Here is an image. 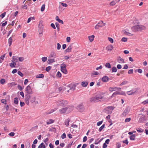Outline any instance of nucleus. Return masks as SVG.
Returning a JSON list of instances; mask_svg holds the SVG:
<instances>
[{
	"mask_svg": "<svg viewBox=\"0 0 148 148\" xmlns=\"http://www.w3.org/2000/svg\"><path fill=\"white\" fill-rule=\"evenodd\" d=\"M61 73L59 71H58L57 73L56 76L57 77H60L61 76Z\"/></svg>",
	"mask_w": 148,
	"mask_h": 148,
	"instance_id": "49",
	"label": "nucleus"
},
{
	"mask_svg": "<svg viewBox=\"0 0 148 148\" xmlns=\"http://www.w3.org/2000/svg\"><path fill=\"white\" fill-rule=\"evenodd\" d=\"M136 130L138 132L140 133L143 132L144 131L143 129L139 128H137L136 129Z\"/></svg>",
	"mask_w": 148,
	"mask_h": 148,
	"instance_id": "42",
	"label": "nucleus"
},
{
	"mask_svg": "<svg viewBox=\"0 0 148 148\" xmlns=\"http://www.w3.org/2000/svg\"><path fill=\"white\" fill-rule=\"evenodd\" d=\"M16 65V64L15 62H11L10 64V66L12 68L15 67Z\"/></svg>",
	"mask_w": 148,
	"mask_h": 148,
	"instance_id": "35",
	"label": "nucleus"
},
{
	"mask_svg": "<svg viewBox=\"0 0 148 148\" xmlns=\"http://www.w3.org/2000/svg\"><path fill=\"white\" fill-rule=\"evenodd\" d=\"M99 74V73L97 71H94L91 73V76L94 77V75H97Z\"/></svg>",
	"mask_w": 148,
	"mask_h": 148,
	"instance_id": "21",
	"label": "nucleus"
},
{
	"mask_svg": "<svg viewBox=\"0 0 148 148\" xmlns=\"http://www.w3.org/2000/svg\"><path fill=\"white\" fill-rule=\"evenodd\" d=\"M66 65L64 63L62 64L60 66L62 72L65 74H67L68 73L66 69Z\"/></svg>",
	"mask_w": 148,
	"mask_h": 148,
	"instance_id": "4",
	"label": "nucleus"
},
{
	"mask_svg": "<svg viewBox=\"0 0 148 148\" xmlns=\"http://www.w3.org/2000/svg\"><path fill=\"white\" fill-rule=\"evenodd\" d=\"M31 98V96L29 95H25V101L26 103L29 105V102L30 99Z\"/></svg>",
	"mask_w": 148,
	"mask_h": 148,
	"instance_id": "8",
	"label": "nucleus"
},
{
	"mask_svg": "<svg viewBox=\"0 0 148 148\" xmlns=\"http://www.w3.org/2000/svg\"><path fill=\"white\" fill-rule=\"evenodd\" d=\"M108 39L111 42V43H112L113 42L114 40L112 38H111L108 37Z\"/></svg>",
	"mask_w": 148,
	"mask_h": 148,
	"instance_id": "57",
	"label": "nucleus"
},
{
	"mask_svg": "<svg viewBox=\"0 0 148 148\" xmlns=\"http://www.w3.org/2000/svg\"><path fill=\"white\" fill-rule=\"evenodd\" d=\"M25 91L27 93V95H30L32 93V90L31 86L29 85H28L25 88Z\"/></svg>",
	"mask_w": 148,
	"mask_h": 148,
	"instance_id": "7",
	"label": "nucleus"
},
{
	"mask_svg": "<svg viewBox=\"0 0 148 148\" xmlns=\"http://www.w3.org/2000/svg\"><path fill=\"white\" fill-rule=\"evenodd\" d=\"M73 142V141L71 143H70L67 146V148H70L71 146L72 145V144Z\"/></svg>",
	"mask_w": 148,
	"mask_h": 148,
	"instance_id": "64",
	"label": "nucleus"
},
{
	"mask_svg": "<svg viewBox=\"0 0 148 148\" xmlns=\"http://www.w3.org/2000/svg\"><path fill=\"white\" fill-rule=\"evenodd\" d=\"M12 39L11 37H10L8 39V44L9 46H10L12 44Z\"/></svg>",
	"mask_w": 148,
	"mask_h": 148,
	"instance_id": "33",
	"label": "nucleus"
},
{
	"mask_svg": "<svg viewBox=\"0 0 148 148\" xmlns=\"http://www.w3.org/2000/svg\"><path fill=\"white\" fill-rule=\"evenodd\" d=\"M71 46L70 45L68 48L64 51V52L66 53L70 52L71 51Z\"/></svg>",
	"mask_w": 148,
	"mask_h": 148,
	"instance_id": "13",
	"label": "nucleus"
},
{
	"mask_svg": "<svg viewBox=\"0 0 148 148\" xmlns=\"http://www.w3.org/2000/svg\"><path fill=\"white\" fill-rule=\"evenodd\" d=\"M15 135V133L13 132H11L9 134V135L11 136H13Z\"/></svg>",
	"mask_w": 148,
	"mask_h": 148,
	"instance_id": "60",
	"label": "nucleus"
},
{
	"mask_svg": "<svg viewBox=\"0 0 148 148\" xmlns=\"http://www.w3.org/2000/svg\"><path fill=\"white\" fill-rule=\"evenodd\" d=\"M34 19V18L32 17H30L28 18L27 21V23H29L30 22V21H31V20L32 19Z\"/></svg>",
	"mask_w": 148,
	"mask_h": 148,
	"instance_id": "59",
	"label": "nucleus"
},
{
	"mask_svg": "<svg viewBox=\"0 0 148 148\" xmlns=\"http://www.w3.org/2000/svg\"><path fill=\"white\" fill-rule=\"evenodd\" d=\"M70 119H68L65 122V125L66 126L68 127L69 125V122L70 121Z\"/></svg>",
	"mask_w": 148,
	"mask_h": 148,
	"instance_id": "27",
	"label": "nucleus"
},
{
	"mask_svg": "<svg viewBox=\"0 0 148 148\" xmlns=\"http://www.w3.org/2000/svg\"><path fill=\"white\" fill-rule=\"evenodd\" d=\"M113 49V46L112 45H110L106 47V49L108 51H111Z\"/></svg>",
	"mask_w": 148,
	"mask_h": 148,
	"instance_id": "15",
	"label": "nucleus"
},
{
	"mask_svg": "<svg viewBox=\"0 0 148 148\" xmlns=\"http://www.w3.org/2000/svg\"><path fill=\"white\" fill-rule=\"evenodd\" d=\"M144 121V119L143 118H141L139 119V122L140 123L143 122Z\"/></svg>",
	"mask_w": 148,
	"mask_h": 148,
	"instance_id": "63",
	"label": "nucleus"
},
{
	"mask_svg": "<svg viewBox=\"0 0 148 148\" xmlns=\"http://www.w3.org/2000/svg\"><path fill=\"white\" fill-rule=\"evenodd\" d=\"M1 101L2 103L5 104H6V100L5 99H2L1 100Z\"/></svg>",
	"mask_w": 148,
	"mask_h": 148,
	"instance_id": "50",
	"label": "nucleus"
},
{
	"mask_svg": "<svg viewBox=\"0 0 148 148\" xmlns=\"http://www.w3.org/2000/svg\"><path fill=\"white\" fill-rule=\"evenodd\" d=\"M128 113V112L127 110L126 109H125L123 112L122 114V116H125Z\"/></svg>",
	"mask_w": 148,
	"mask_h": 148,
	"instance_id": "20",
	"label": "nucleus"
},
{
	"mask_svg": "<svg viewBox=\"0 0 148 148\" xmlns=\"http://www.w3.org/2000/svg\"><path fill=\"white\" fill-rule=\"evenodd\" d=\"M12 61L15 62H17L18 61V57L16 56H13L12 57Z\"/></svg>",
	"mask_w": 148,
	"mask_h": 148,
	"instance_id": "17",
	"label": "nucleus"
},
{
	"mask_svg": "<svg viewBox=\"0 0 148 148\" xmlns=\"http://www.w3.org/2000/svg\"><path fill=\"white\" fill-rule=\"evenodd\" d=\"M98 23H100L99 24V26L100 27L103 26L105 25V23H103L102 21H101L99 22Z\"/></svg>",
	"mask_w": 148,
	"mask_h": 148,
	"instance_id": "25",
	"label": "nucleus"
},
{
	"mask_svg": "<svg viewBox=\"0 0 148 148\" xmlns=\"http://www.w3.org/2000/svg\"><path fill=\"white\" fill-rule=\"evenodd\" d=\"M137 91V89L135 88V89L130 90V95H132L134 93H135Z\"/></svg>",
	"mask_w": 148,
	"mask_h": 148,
	"instance_id": "23",
	"label": "nucleus"
},
{
	"mask_svg": "<svg viewBox=\"0 0 148 148\" xmlns=\"http://www.w3.org/2000/svg\"><path fill=\"white\" fill-rule=\"evenodd\" d=\"M46 147L43 143H42L38 146V148H45Z\"/></svg>",
	"mask_w": 148,
	"mask_h": 148,
	"instance_id": "22",
	"label": "nucleus"
},
{
	"mask_svg": "<svg viewBox=\"0 0 148 148\" xmlns=\"http://www.w3.org/2000/svg\"><path fill=\"white\" fill-rule=\"evenodd\" d=\"M121 40L122 41L125 42L127 41V39L125 37H123L122 38Z\"/></svg>",
	"mask_w": 148,
	"mask_h": 148,
	"instance_id": "61",
	"label": "nucleus"
},
{
	"mask_svg": "<svg viewBox=\"0 0 148 148\" xmlns=\"http://www.w3.org/2000/svg\"><path fill=\"white\" fill-rule=\"evenodd\" d=\"M43 26V25L42 23V22L41 21L39 22V23L38 25L39 27V35L40 37L41 36L43 33V27H42V26Z\"/></svg>",
	"mask_w": 148,
	"mask_h": 148,
	"instance_id": "3",
	"label": "nucleus"
},
{
	"mask_svg": "<svg viewBox=\"0 0 148 148\" xmlns=\"http://www.w3.org/2000/svg\"><path fill=\"white\" fill-rule=\"evenodd\" d=\"M18 75H20L21 77H23V73H21V72L20 71H18Z\"/></svg>",
	"mask_w": 148,
	"mask_h": 148,
	"instance_id": "53",
	"label": "nucleus"
},
{
	"mask_svg": "<svg viewBox=\"0 0 148 148\" xmlns=\"http://www.w3.org/2000/svg\"><path fill=\"white\" fill-rule=\"evenodd\" d=\"M66 134L64 133L61 136V138L62 139H64L66 138Z\"/></svg>",
	"mask_w": 148,
	"mask_h": 148,
	"instance_id": "52",
	"label": "nucleus"
},
{
	"mask_svg": "<svg viewBox=\"0 0 148 148\" xmlns=\"http://www.w3.org/2000/svg\"><path fill=\"white\" fill-rule=\"evenodd\" d=\"M45 5L44 4L42 5L41 7V11L42 12L43 11L45 10Z\"/></svg>",
	"mask_w": 148,
	"mask_h": 148,
	"instance_id": "48",
	"label": "nucleus"
},
{
	"mask_svg": "<svg viewBox=\"0 0 148 148\" xmlns=\"http://www.w3.org/2000/svg\"><path fill=\"white\" fill-rule=\"evenodd\" d=\"M109 90L111 92H112L113 91H116L117 90V87H110Z\"/></svg>",
	"mask_w": 148,
	"mask_h": 148,
	"instance_id": "14",
	"label": "nucleus"
},
{
	"mask_svg": "<svg viewBox=\"0 0 148 148\" xmlns=\"http://www.w3.org/2000/svg\"><path fill=\"white\" fill-rule=\"evenodd\" d=\"M130 140H134L135 139L136 135L134 134L130 135Z\"/></svg>",
	"mask_w": 148,
	"mask_h": 148,
	"instance_id": "28",
	"label": "nucleus"
},
{
	"mask_svg": "<svg viewBox=\"0 0 148 148\" xmlns=\"http://www.w3.org/2000/svg\"><path fill=\"white\" fill-rule=\"evenodd\" d=\"M117 61L119 63H124V60L120 56L118 57Z\"/></svg>",
	"mask_w": 148,
	"mask_h": 148,
	"instance_id": "12",
	"label": "nucleus"
},
{
	"mask_svg": "<svg viewBox=\"0 0 148 148\" xmlns=\"http://www.w3.org/2000/svg\"><path fill=\"white\" fill-rule=\"evenodd\" d=\"M44 75L42 74H40L36 76V77L38 78H42L44 77Z\"/></svg>",
	"mask_w": 148,
	"mask_h": 148,
	"instance_id": "26",
	"label": "nucleus"
},
{
	"mask_svg": "<svg viewBox=\"0 0 148 148\" xmlns=\"http://www.w3.org/2000/svg\"><path fill=\"white\" fill-rule=\"evenodd\" d=\"M116 0H115L114 1H111L110 3V5L111 6H113L114 5L116 4Z\"/></svg>",
	"mask_w": 148,
	"mask_h": 148,
	"instance_id": "36",
	"label": "nucleus"
},
{
	"mask_svg": "<svg viewBox=\"0 0 148 148\" xmlns=\"http://www.w3.org/2000/svg\"><path fill=\"white\" fill-rule=\"evenodd\" d=\"M68 109H70V110L71 111L73 110V107L70 106L69 107H66L65 108H62L60 110V111L61 113H64Z\"/></svg>",
	"mask_w": 148,
	"mask_h": 148,
	"instance_id": "5",
	"label": "nucleus"
},
{
	"mask_svg": "<svg viewBox=\"0 0 148 148\" xmlns=\"http://www.w3.org/2000/svg\"><path fill=\"white\" fill-rule=\"evenodd\" d=\"M62 100H58L57 102V104L58 106H63V104L62 102Z\"/></svg>",
	"mask_w": 148,
	"mask_h": 148,
	"instance_id": "18",
	"label": "nucleus"
},
{
	"mask_svg": "<svg viewBox=\"0 0 148 148\" xmlns=\"http://www.w3.org/2000/svg\"><path fill=\"white\" fill-rule=\"evenodd\" d=\"M51 67L49 66L47 67L46 68V71L47 72H49L51 69Z\"/></svg>",
	"mask_w": 148,
	"mask_h": 148,
	"instance_id": "46",
	"label": "nucleus"
},
{
	"mask_svg": "<svg viewBox=\"0 0 148 148\" xmlns=\"http://www.w3.org/2000/svg\"><path fill=\"white\" fill-rule=\"evenodd\" d=\"M77 109L80 112H83L84 110V108L83 104H81L77 107Z\"/></svg>",
	"mask_w": 148,
	"mask_h": 148,
	"instance_id": "6",
	"label": "nucleus"
},
{
	"mask_svg": "<svg viewBox=\"0 0 148 148\" xmlns=\"http://www.w3.org/2000/svg\"><path fill=\"white\" fill-rule=\"evenodd\" d=\"M5 82V80L3 78L1 79L0 81V82L2 84H3Z\"/></svg>",
	"mask_w": 148,
	"mask_h": 148,
	"instance_id": "44",
	"label": "nucleus"
},
{
	"mask_svg": "<svg viewBox=\"0 0 148 148\" xmlns=\"http://www.w3.org/2000/svg\"><path fill=\"white\" fill-rule=\"evenodd\" d=\"M56 53L54 51L51 52L49 57V58H52L53 57L54 58H55L56 57Z\"/></svg>",
	"mask_w": 148,
	"mask_h": 148,
	"instance_id": "11",
	"label": "nucleus"
},
{
	"mask_svg": "<svg viewBox=\"0 0 148 148\" xmlns=\"http://www.w3.org/2000/svg\"><path fill=\"white\" fill-rule=\"evenodd\" d=\"M112 72H116L117 71V69L115 66L113 67L111 69Z\"/></svg>",
	"mask_w": 148,
	"mask_h": 148,
	"instance_id": "30",
	"label": "nucleus"
},
{
	"mask_svg": "<svg viewBox=\"0 0 148 148\" xmlns=\"http://www.w3.org/2000/svg\"><path fill=\"white\" fill-rule=\"evenodd\" d=\"M6 14V12H4V13L0 15V17L1 18H3L5 16Z\"/></svg>",
	"mask_w": 148,
	"mask_h": 148,
	"instance_id": "47",
	"label": "nucleus"
},
{
	"mask_svg": "<svg viewBox=\"0 0 148 148\" xmlns=\"http://www.w3.org/2000/svg\"><path fill=\"white\" fill-rule=\"evenodd\" d=\"M128 83H129V82H128L127 81L125 80V81H124L123 82H122L121 83L120 85V86L123 85H124L127 84H128Z\"/></svg>",
	"mask_w": 148,
	"mask_h": 148,
	"instance_id": "34",
	"label": "nucleus"
},
{
	"mask_svg": "<svg viewBox=\"0 0 148 148\" xmlns=\"http://www.w3.org/2000/svg\"><path fill=\"white\" fill-rule=\"evenodd\" d=\"M17 88L20 90H22L23 89L22 87L20 85H18L17 86Z\"/></svg>",
	"mask_w": 148,
	"mask_h": 148,
	"instance_id": "58",
	"label": "nucleus"
},
{
	"mask_svg": "<svg viewBox=\"0 0 148 148\" xmlns=\"http://www.w3.org/2000/svg\"><path fill=\"white\" fill-rule=\"evenodd\" d=\"M47 59V57H44L42 58V62H45Z\"/></svg>",
	"mask_w": 148,
	"mask_h": 148,
	"instance_id": "51",
	"label": "nucleus"
},
{
	"mask_svg": "<svg viewBox=\"0 0 148 148\" xmlns=\"http://www.w3.org/2000/svg\"><path fill=\"white\" fill-rule=\"evenodd\" d=\"M132 20L133 21L132 22L134 24H135L136 23H138V20H136V18L134 17L133 18V19Z\"/></svg>",
	"mask_w": 148,
	"mask_h": 148,
	"instance_id": "32",
	"label": "nucleus"
},
{
	"mask_svg": "<svg viewBox=\"0 0 148 148\" xmlns=\"http://www.w3.org/2000/svg\"><path fill=\"white\" fill-rule=\"evenodd\" d=\"M114 108H115L114 107H113L112 106H108L106 107V109H109L110 110H113L114 109Z\"/></svg>",
	"mask_w": 148,
	"mask_h": 148,
	"instance_id": "39",
	"label": "nucleus"
},
{
	"mask_svg": "<svg viewBox=\"0 0 148 148\" xmlns=\"http://www.w3.org/2000/svg\"><path fill=\"white\" fill-rule=\"evenodd\" d=\"M62 102L63 104V106H64L65 105L67 104L68 102L67 101L65 100H62Z\"/></svg>",
	"mask_w": 148,
	"mask_h": 148,
	"instance_id": "43",
	"label": "nucleus"
},
{
	"mask_svg": "<svg viewBox=\"0 0 148 148\" xmlns=\"http://www.w3.org/2000/svg\"><path fill=\"white\" fill-rule=\"evenodd\" d=\"M120 95V92L119 91H116L114 92L112 95V97H114V95Z\"/></svg>",
	"mask_w": 148,
	"mask_h": 148,
	"instance_id": "38",
	"label": "nucleus"
},
{
	"mask_svg": "<svg viewBox=\"0 0 148 148\" xmlns=\"http://www.w3.org/2000/svg\"><path fill=\"white\" fill-rule=\"evenodd\" d=\"M116 145L117 148H120L121 147V144L119 143H117Z\"/></svg>",
	"mask_w": 148,
	"mask_h": 148,
	"instance_id": "56",
	"label": "nucleus"
},
{
	"mask_svg": "<svg viewBox=\"0 0 148 148\" xmlns=\"http://www.w3.org/2000/svg\"><path fill=\"white\" fill-rule=\"evenodd\" d=\"M18 59L19 61L20 62H22L24 60V58L23 57H19Z\"/></svg>",
	"mask_w": 148,
	"mask_h": 148,
	"instance_id": "54",
	"label": "nucleus"
},
{
	"mask_svg": "<svg viewBox=\"0 0 148 148\" xmlns=\"http://www.w3.org/2000/svg\"><path fill=\"white\" fill-rule=\"evenodd\" d=\"M54 122V121L52 119H50L47 122V125H49L50 124L53 123Z\"/></svg>",
	"mask_w": 148,
	"mask_h": 148,
	"instance_id": "29",
	"label": "nucleus"
},
{
	"mask_svg": "<svg viewBox=\"0 0 148 148\" xmlns=\"http://www.w3.org/2000/svg\"><path fill=\"white\" fill-rule=\"evenodd\" d=\"M61 48V45L59 43H58L57 44V48L58 50H59Z\"/></svg>",
	"mask_w": 148,
	"mask_h": 148,
	"instance_id": "55",
	"label": "nucleus"
},
{
	"mask_svg": "<svg viewBox=\"0 0 148 148\" xmlns=\"http://www.w3.org/2000/svg\"><path fill=\"white\" fill-rule=\"evenodd\" d=\"M56 25L58 31H59L60 30V24L57 23H56Z\"/></svg>",
	"mask_w": 148,
	"mask_h": 148,
	"instance_id": "45",
	"label": "nucleus"
},
{
	"mask_svg": "<svg viewBox=\"0 0 148 148\" xmlns=\"http://www.w3.org/2000/svg\"><path fill=\"white\" fill-rule=\"evenodd\" d=\"M105 124H103L99 129V131L100 132L103 129V128L105 127Z\"/></svg>",
	"mask_w": 148,
	"mask_h": 148,
	"instance_id": "41",
	"label": "nucleus"
},
{
	"mask_svg": "<svg viewBox=\"0 0 148 148\" xmlns=\"http://www.w3.org/2000/svg\"><path fill=\"white\" fill-rule=\"evenodd\" d=\"M94 37L95 36L94 35H92V36H88L90 42H91L93 41Z\"/></svg>",
	"mask_w": 148,
	"mask_h": 148,
	"instance_id": "24",
	"label": "nucleus"
},
{
	"mask_svg": "<svg viewBox=\"0 0 148 148\" xmlns=\"http://www.w3.org/2000/svg\"><path fill=\"white\" fill-rule=\"evenodd\" d=\"M18 100L17 97H15L14 99V102L15 104H18Z\"/></svg>",
	"mask_w": 148,
	"mask_h": 148,
	"instance_id": "40",
	"label": "nucleus"
},
{
	"mask_svg": "<svg viewBox=\"0 0 148 148\" xmlns=\"http://www.w3.org/2000/svg\"><path fill=\"white\" fill-rule=\"evenodd\" d=\"M103 97V94L101 92H100L97 95L91 98L90 101L91 102H96L101 101Z\"/></svg>",
	"mask_w": 148,
	"mask_h": 148,
	"instance_id": "1",
	"label": "nucleus"
},
{
	"mask_svg": "<svg viewBox=\"0 0 148 148\" xmlns=\"http://www.w3.org/2000/svg\"><path fill=\"white\" fill-rule=\"evenodd\" d=\"M105 66L106 68L108 69H110L111 68V65L109 63H107L105 64Z\"/></svg>",
	"mask_w": 148,
	"mask_h": 148,
	"instance_id": "37",
	"label": "nucleus"
},
{
	"mask_svg": "<svg viewBox=\"0 0 148 148\" xmlns=\"http://www.w3.org/2000/svg\"><path fill=\"white\" fill-rule=\"evenodd\" d=\"M88 82H82L81 83V85L83 87H86L88 84Z\"/></svg>",
	"mask_w": 148,
	"mask_h": 148,
	"instance_id": "16",
	"label": "nucleus"
},
{
	"mask_svg": "<svg viewBox=\"0 0 148 148\" xmlns=\"http://www.w3.org/2000/svg\"><path fill=\"white\" fill-rule=\"evenodd\" d=\"M67 86L68 87H69L70 90L74 91L75 89L76 85L74 84H71L68 85Z\"/></svg>",
	"mask_w": 148,
	"mask_h": 148,
	"instance_id": "9",
	"label": "nucleus"
},
{
	"mask_svg": "<svg viewBox=\"0 0 148 148\" xmlns=\"http://www.w3.org/2000/svg\"><path fill=\"white\" fill-rule=\"evenodd\" d=\"M48 61H49V62L48 63L49 64H50L51 63H52L53 62H55V61L54 59H48Z\"/></svg>",
	"mask_w": 148,
	"mask_h": 148,
	"instance_id": "31",
	"label": "nucleus"
},
{
	"mask_svg": "<svg viewBox=\"0 0 148 148\" xmlns=\"http://www.w3.org/2000/svg\"><path fill=\"white\" fill-rule=\"evenodd\" d=\"M146 29L145 27L142 25H137L132 27L131 29L133 32L140 31L142 30H145Z\"/></svg>",
	"mask_w": 148,
	"mask_h": 148,
	"instance_id": "2",
	"label": "nucleus"
},
{
	"mask_svg": "<svg viewBox=\"0 0 148 148\" xmlns=\"http://www.w3.org/2000/svg\"><path fill=\"white\" fill-rule=\"evenodd\" d=\"M35 99H36L35 97L32 96H31V98L30 99V102L32 103L34 102L35 101Z\"/></svg>",
	"mask_w": 148,
	"mask_h": 148,
	"instance_id": "19",
	"label": "nucleus"
},
{
	"mask_svg": "<svg viewBox=\"0 0 148 148\" xmlns=\"http://www.w3.org/2000/svg\"><path fill=\"white\" fill-rule=\"evenodd\" d=\"M109 79L108 77L107 76H103L101 79V81L104 82H106L109 80Z\"/></svg>",
	"mask_w": 148,
	"mask_h": 148,
	"instance_id": "10",
	"label": "nucleus"
},
{
	"mask_svg": "<svg viewBox=\"0 0 148 148\" xmlns=\"http://www.w3.org/2000/svg\"><path fill=\"white\" fill-rule=\"evenodd\" d=\"M103 122L102 121L98 122L97 123V126L100 125Z\"/></svg>",
	"mask_w": 148,
	"mask_h": 148,
	"instance_id": "62",
	"label": "nucleus"
}]
</instances>
